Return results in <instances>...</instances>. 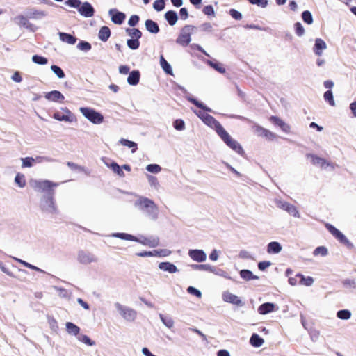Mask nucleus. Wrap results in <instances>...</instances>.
I'll return each mask as SVG.
<instances>
[{
	"instance_id": "1",
	"label": "nucleus",
	"mask_w": 356,
	"mask_h": 356,
	"mask_svg": "<svg viewBox=\"0 0 356 356\" xmlns=\"http://www.w3.org/2000/svg\"><path fill=\"white\" fill-rule=\"evenodd\" d=\"M58 183L49 180L31 179L30 186L38 193H44L39 200V208L45 215L56 216L59 213L58 207L55 200V191Z\"/></svg>"
},
{
	"instance_id": "2",
	"label": "nucleus",
	"mask_w": 356,
	"mask_h": 356,
	"mask_svg": "<svg viewBox=\"0 0 356 356\" xmlns=\"http://www.w3.org/2000/svg\"><path fill=\"white\" fill-rule=\"evenodd\" d=\"M197 115L202 120L204 123L216 131L220 138L229 147L239 154L243 152V148L240 144L230 136L220 123L213 116L204 113H201V112Z\"/></svg>"
},
{
	"instance_id": "3",
	"label": "nucleus",
	"mask_w": 356,
	"mask_h": 356,
	"mask_svg": "<svg viewBox=\"0 0 356 356\" xmlns=\"http://www.w3.org/2000/svg\"><path fill=\"white\" fill-rule=\"evenodd\" d=\"M134 207L143 212L149 220L155 221L159 216V208L154 202L147 197L140 196L135 202Z\"/></svg>"
},
{
	"instance_id": "4",
	"label": "nucleus",
	"mask_w": 356,
	"mask_h": 356,
	"mask_svg": "<svg viewBox=\"0 0 356 356\" xmlns=\"http://www.w3.org/2000/svg\"><path fill=\"white\" fill-rule=\"evenodd\" d=\"M109 236L113 238H118L122 240L138 242L139 243H141L146 246H149L150 248L157 247L159 244V238L156 236H151L148 238L142 237L141 238H138L136 236H134L131 234L120 232L113 233L111 235H109Z\"/></svg>"
},
{
	"instance_id": "5",
	"label": "nucleus",
	"mask_w": 356,
	"mask_h": 356,
	"mask_svg": "<svg viewBox=\"0 0 356 356\" xmlns=\"http://www.w3.org/2000/svg\"><path fill=\"white\" fill-rule=\"evenodd\" d=\"M65 4L74 8H78L81 15L91 17L95 14V9L89 2L81 3L80 0H67Z\"/></svg>"
},
{
	"instance_id": "6",
	"label": "nucleus",
	"mask_w": 356,
	"mask_h": 356,
	"mask_svg": "<svg viewBox=\"0 0 356 356\" xmlns=\"http://www.w3.org/2000/svg\"><path fill=\"white\" fill-rule=\"evenodd\" d=\"M81 114L90 122L95 124H100L104 122V116L102 113L90 107H81Z\"/></svg>"
},
{
	"instance_id": "7",
	"label": "nucleus",
	"mask_w": 356,
	"mask_h": 356,
	"mask_svg": "<svg viewBox=\"0 0 356 356\" xmlns=\"http://www.w3.org/2000/svg\"><path fill=\"white\" fill-rule=\"evenodd\" d=\"M114 306L119 314L127 321L132 322L137 317V312L134 309L124 306L120 302H115Z\"/></svg>"
},
{
	"instance_id": "8",
	"label": "nucleus",
	"mask_w": 356,
	"mask_h": 356,
	"mask_svg": "<svg viewBox=\"0 0 356 356\" xmlns=\"http://www.w3.org/2000/svg\"><path fill=\"white\" fill-rule=\"evenodd\" d=\"M195 26L193 25L184 26L180 32L178 38H177V43L184 47L187 46L191 41V34L195 30Z\"/></svg>"
},
{
	"instance_id": "9",
	"label": "nucleus",
	"mask_w": 356,
	"mask_h": 356,
	"mask_svg": "<svg viewBox=\"0 0 356 356\" xmlns=\"http://www.w3.org/2000/svg\"><path fill=\"white\" fill-rule=\"evenodd\" d=\"M77 261L81 264L88 265L91 263L97 262L98 259L95 254L90 252L79 250L77 253Z\"/></svg>"
},
{
	"instance_id": "10",
	"label": "nucleus",
	"mask_w": 356,
	"mask_h": 356,
	"mask_svg": "<svg viewBox=\"0 0 356 356\" xmlns=\"http://www.w3.org/2000/svg\"><path fill=\"white\" fill-rule=\"evenodd\" d=\"M62 110L65 113H62L60 111H56L54 113L53 118L55 120L67 122H72L75 120L74 114L67 108H63Z\"/></svg>"
},
{
	"instance_id": "11",
	"label": "nucleus",
	"mask_w": 356,
	"mask_h": 356,
	"mask_svg": "<svg viewBox=\"0 0 356 356\" xmlns=\"http://www.w3.org/2000/svg\"><path fill=\"white\" fill-rule=\"evenodd\" d=\"M306 158L308 162L318 167L326 168L330 165L325 159L312 154H307Z\"/></svg>"
},
{
	"instance_id": "12",
	"label": "nucleus",
	"mask_w": 356,
	"mask_h": 356,
	"mask_svg": "<svg viewBox=\"0 0 356 356\" xmlns=\"http://www.w3.org/2000/svg\"><path fill=\"white\" fill-rule=\"evenodd\" d=\"M188 256L195 261L201 263L207 259V254L202 250L193 249L189 250Z\"/></svg>"
},
{
	"instance_id": "13",
	"label": "nucleus",
	"mask_w": 356,
	"mask_h": 356,
	"mask_svg": "<svg viewBox=\"0 0 356 356\" xmlns=\"http://www.w3.org/2000/svg\"><path fill=\"white\" fill-rule=\"evenodd\" d=\"M326 227L329 232L341 243L348 245H350L349 241L347 239L345 235L342 234L339 229H337L336 227L331 225H327Z\"/></svg>"
},
{
	"instance_id": "14",
	"label": "nucleus",
	"mask_w": 356,
	"mask_h": 356,
	"mask_svg": "<svg viewBox=\"0 0 356 356\" xmlns=\"http://www.w3.org/2000/svg\"><path fill=\"white\" fill-rule=\"evenodd\" d=\"M25 14L27 17L32 19H41L47 15V12L44 10H38L35 8H29L26 10Z\"/></svg>"
},
{
	"instance_id": "15",
	"label": "nucleus",
	"mask_w": 356,
	"mask_h": 356,
	"mask_svg": "<svg viewBox=\"0 0 356 356\" xmlns=\"http://www.w3.org/2000/svg\"><path fill=\"white\" fill-rule=\"evenodd\" d=\"M108 13L111 16L112 22L118 25L122 24L126 17L124 13L120 12L116 9H110Z\"/></svg>"
},
{
	"instance_id": "16",
	"label": "nucleus",
	"mask_w": 356,
	"mask_h": 356,
	"mask_svg": "<svg viewBox=\"0 0 356 356\" xmlns=\"http://www.w3.org/2000/svg\"><path fill=\"white\" fill-rule=\"evenodd\" d=\"M44 97L48 100L54 102H63L65 97L58 90H53L45 93Z\"/></svg>"
},
{
	"instance_id": "17",
	"label": "nucleus",
	"mask_w": 356,
	"mask_h": 356,
	"mask_svg": "<svg viewBox=\"0 0 356 356\" xmlns=\"http://www.w3.org/2000/svg\"><path fill=\"white\" fill-rule=\"evenodd\" d=\"M270 121L274 125L280 127L283 132H284L286 134H289L290 132V131H291L290 126L287 123L284 122L282 120H281L277 117L273 116L270 118Z\"/></svg>"
},
{
	"instance_id": "18",
	"label": "nucleus",
	"mask_w": 356,
	"mask_h": 356,
	"mask_svg": "<svg viewBox=\"0 0 356 356\" xmlns=\"http://www.w3.org/2000/svg\"><path fill=\"white\" fill-rule=\"evenodd\" d=\"M327 48L326 42L321 38H316L313 48L314 52L316 55L321 56L323 51Z\"/></svg>"
},
{
	"instance_id": "19",
	"label": "nucleus",
	"mask_w": 356,
	"mask_h": 356,
	"mask_svg": "<svg viewBox=\"0 0 356 356\" xmlns=\"http://www.w3.org/2000/svg\"><path fill=\"white\" fill-rule=\"evenodd\" d=\"M277 307L271 302H266L261 305L258 308V312L261 315H265L277 310Z\"/></svg>"
},
{
	"instance_id": "20",
	"label": "nucleus",
	"mask_w": 356,
	"mask_h": 356,
	"mask_svg": "<svg viewBox=\"0 0 356 356\" xmlns=\"http://www.w3.org/2000/svg\"><path fill=\"white\" fill-rule=\"evenodd\" d=\"M222 299L225 302H229L237 306H242L243 305L241 300L238 296L229 292H225L222 294Z\"/></svg>"
},
{
	"instance_id": "21",
	"label": "nucleus",
	"mask_w": 356,
	"mask_h": 356,
	"mask_svg": "<svg viewBox=\"0 0 356 356\" xmlns=\"http://www.w3.org/2000/svg\"><path fill=\"white\" fill-rule=\"evenodd\" d=\"M159 268L163 271L168 272L170 273H175L178 271L177 266L168 261L161 262L159 264Z\"/></svg>"
},
{
	"instance_id": "22",
	"label": "nucleus",
	"mask_w": 356,
	"mask_h": 356,
	"mask_svg": "<svg viewBox=\"0 0 356 356\" xmlns=\"http://www.w3.org/2000/svg\"><path fill=\"white\" fill-rule=\"evenodd\" d=\"M140 74L138 70L131 71L127 78V83L131 86H136L140 81Z\"/></svg>"
},
{
	"instance_id": "23",
	"label": "nucleus",
	"mask_w": 356,
	"mask_h": 356,
	"mask_svg": "<svg viewBox=\"0 0 356 356\" xmlns=\"http://www.w3.org/2000/svg\"><path fill=\"white\" fill-rule=\"evenodd\" d=\"M145 26L146 29L151 33L156 34L159 32L158 24L152 19H147L145 22Z\"/></svg>"
},
{
	"instance_id": "24",
	"label": "nucleus",
	"mask_w": 356,
	"mask_h": 356,
	"mask_svg": "<svg viewBox=\"0 0 356 356\" xmlns=\"http://www.w3.org/2000/svg\"><path fill=\"white\" fill-rule=\"evenodd\" d=\"M111 36L110 29L106 26H102L99 31L98 38L102 42H106Z\"/></svg>"
},
{
	"instance_id": "25",
	"label": "nucleus",
	"mask_w": 356,
	"mask_h": 356,
	"mask_svg": "<svg viewBox=\"0 0 356 356\" xmlns=\"http://www.w3.org/2000/svg\"><path fill=\"white\" fill-rule=\"evenodd\" d=\"M58 35L60 40L67 44H74L76 42V38L71 34L60 32Z\"/></svg>"
},
{
	"instance_id": "26",
	"label": "nucleus",
	"mask_w": 356,
	"mask_h": 356,
	"mask_svg": "<svg viewBox=\"0 0 356 356\" xmlns=\"http://www.w3.org/2000/svg\"><path fill=\"white\" fill-rule=\"evenodd\" d=\"M282 250V245L276 241L270 242L267 247V251L270 254H277Z\"/></svg>"
},
{
	"instance_id": "27",
	"label": "nucleus",
	"mask_w": 356,
	"mask_h": 356,
	"mask_svg": "<svg viewBox=\"0 0 356 356\" xmlns=\"http://www.w3.org/2000/svg\"><path fill=\"white\" fill-rule=\"evenodd\" d=\"M165 18L170 26H173L176 24L178 19V16L175 11L168 10L165 14Z\"/></svg>"
},
{
	"instance_id": "28",
	"label": "nucleus",
	"mask_w": 356,
	"mask_h": 356,
	"mask_svg": "<svg viewBox=\"0 0 356 356\" xmlns=\"http://www.w3.org/2000/svg\"><path fill=\"white\" fill-rule=\"evenodd\" d=\"M264 343V340L257 334H253L250 339V343L255 348L261 347Z\"/></svg>"
},
{
	"instance_id": "29",
	"label": "nucleus",
	"mask_w": 356,
	"mask_h": 356,
	"mask_svg": "<svg viewBox=\"0 0 356 356\" xmlns=\"http://www.w3.org/2000/svg\"><path fill=\"white\" fill-rule=\"evenodd\" d=\"M14 181L16 185L20 188H23L26 185L25 175L22 173L17 172L15 177Z\"/></svg>"
},
{
	"instance_id": "30",
	"label": "nucleus",
	"mask_w": 356,
	"mask_h": 356,
	"mask_svg": "<svg viewBox=\"0 0 356 356\" xmlns=\"http://www.w3.org/2000/svg\"><path fill=\"white\" fill-rule=\"evenodd\" d=\"M159 318L161 319L163 324L167 327L168 328L170 329L173 327L174 326V320L172 318L168 315H163L162 314H159Z\"/></svg>"
},
{
	"instance_id": "31",
	"label": "nucleus",
	"mask_w": 356,
	"mask_h": 356,
	"mask_svg": "<svg viewBox=\"0 0 356 356\" xmlns=\"http://www.w3.org/2000/svg\"><path fill=\"white\" fill-rule=\"evenodd\" d=\"M296 277H300V284L305 286H311L314 284V278L311 276H304L301 274H298Z\"/></svg>"
},
{
	"instance_id": "32",
	"label": "nucleus",
	"mask_w": 356,
	"mask_h": 356,
	"mask_svg": "<svg viewBox=\"0 0 356 356\" xmlns=\"http://www.w3.org/2000/svg\"><path fill=\"white\" fill-rule=\"evenodd\" d=\"M191 268L195 270L200 271H214V266L209 264H192Z\"/></svg>"
},
{
	"instance_id": "33",
	"label": "nucleus",
	"mask_w": 356,
	"mask_h": 356,
	"mask_svg": "<svg viewBox=\"0 0 356 356\" xmlns=\"http://www.w3.org/2000/svg\"><path fill=\"white\" fill-rule=\"evenodd\" d=\"M160 65L163 69V70L168 74H172V69L171 65L168 63V62L164 58V57L161 55L160 56Z\"/></svg>"
},
{
	"instance_id": "34",
	"label": "nucleus",
	"mask_w": 356,
	"mask_h": 356,
	"mask_svg": "<svg viewBox=\"0 0 356 356\" xmlns=\"http://www.w3.org/2000/svg\"><path fill=\"white\" fill-rule=\"evenodd\" d=\"M65 326L67 332L70 334L76 336L80 332V328L73 323L67 322Z\"/></svg>"
},
{
	"instance_id": "35",
	"label": "nucleus",
	"mask_w": 356,
	"mask_h": 356,
	"mask_svg": "<svg viewBox=\"0 0 356 356\" xmlns=\"http://www.w3.org/2000/svg\"><path fill=\"white\" fill-rule=\"evenodd\" d=\"M119 143L123 146L127 147L129 148H131V152L134 153L137 149V143L134 141L129 140L127 139L121 138Z\"/></svg>"
},
{
	"instance_id": "36",
	"label": "nucleus",
	"mask_w": 356,
	"mask_h": 356,
	"mask_svg": "<svg viewBox=\"0 0 356 356\" xmlns=\"http://www.w3.org/2000/svg\"><path fill=\"white\" fill-rule=\"evenodd\" d=\"M126 33L134 39H140L142 37L141 31L136 28H127Z\"/></svg>"
},
{
	"instance_id": "37",
	"label": "nucleus",
	"mask_w": 356,
	"mask_h": 356,
	"mask_svg": "<svg viewBox=\"0 0 356 356\" xmlns=\"http://www.w3.org/2000/svg\"><path fill=\"white\" fill-rule=\"evenodd\" d=\"M106 165L120 177H124V173L122 169V167H120L117 163L111 162L110 164L106 163Z\"/></svg>"
},
{
	"instance_id": "38",
	"label": "nucleus",
	"mask_w": 356,
	"mask_h": 356,
	"mask_svg": "<svg viewBox=\"0 0 356 356\" xmlns=\"http://www.w3.org/2000/svg\"><path fill=\"white\" fill-rule=\"evenodd\" d=\"M283 209L288 211L291 216L298 218L300 216L299 212L297 209L291 204L284 203L282 205Z\"/></svg>"
},
{
	"instance_id": "39",
	"label": "nucleus",
	"mask_w": 356,
	"mask_h": 356,
	"mask_svg": "<svg viewBox=\"0 0 356 356\" xmlns=\"http://www.w3.org/2000/svg\"><path fill=\"white\" fill-rule=\"evenodd\" d=\"M14 260H15L16 261L19 262V264H22L24 266L28 268H30L31 270H36L38 272H40V273H44V271L43 270H42L41 268L35 266H33L21 259H19V258H17V257H13Z\"/></svg>"
},
{
	"instance_id": "40",
	"label": "nucleus",
	"mask_w": 356,
	"mask_h": 356,
	"mask_svg": "<svg viewBox=\"0 0 356 356\" xmlns=\"http://www.w3.org/2000/svg\"><path fill=\"white\" fill-rule=\"evenodd\" d=\"M29 18L27 17L26 14H25V15H20L14 18V22L17 24L25 27L28 24V22H29Z\"/></svg>"
},
{
	"instance_id": "41",
	"label": "nucleus",
	"mask_w": 356,
	"mask_h": 356,
	"mask_svg": "<svg viewBox=\"0 0 356 356\" xmlns=\"http://www.w3.org/2000/svg\"><path fill=\"white\" fill-rule=\"evenodd\" d=\"M172 252L168 249H159L153 250V257H168Z\"/></svg>"
},
{
	"instance_id": "42",
	"label": "nucleus",
	"mask_w": 356,
	"mask_h": 356,
	"mask_svg": "<svg viewBox=\"0 0 356 356\" xmlns=\"http://www.w3.org/2000/svg\"><path fill=\"white\" fill-rule=\"evenodd\" d=\"M323 97L324 99L331 106H335L336 103L331 90L326 91L323 95Z\"/></svg>"
},
{
	"instance_id": "43",
	"label": "nucleus",
	"mask_w": 356,
	"mask_h": 356,
	"mask_svg": "<svg viewBox=\"0 0 356 356\" xmlns=\"http://www.w3.org/2000/svg\"><path fill=\"white\" fill-rule=\"evenodd\" d=\"M147 178L151 187H152L155 190H158L159 188L160 184L158 181V179L156 177L147 175Z\"/></svg>"
},
{
	"instance_id": "44",
	"label": "nucleus",
	"mask_w": 356,
	"mask_h": 356,
	"mask_svg": "<svg viewBox=\"0 0 356 356\" xmlns=\"http://www.w3.org/2000/svg\"><path fill=\"white\" fill-rule=\"evenodd\" d=\"M207 63L218 72L222 74L225 72V69L220 63L213 60H207Z\"/></svg>"
},
{
	"instance_id": "45",
	"label": "nucleus",
	"mask_w": 356,
	"mask_h": 356,
	"mask_svg": "<svg viewBox=\"0 0 356 356\" xmlns=\"http://www.w3.org/2000/svg\"><path fill=\"white\" fill-rule=\"evenodd\" d=\"M337 316L340 319L348 320L349 318H350L352 314L350 311L348 309H343L337 312Z\"/></svg>"
},
{
	"instance_id": "46",
	"label": "nucleus",
	"mask_w": 356,
	"mask_h": 356,
	"mask_svg": "<svg viewBox=\"0 0 356 356\" xmlns=\"http://www.w3.org/2000/svg\"><path fill=\"white\" fill-rule=\"evenodd\" d=\"M187 99L190 102H191L192 104H193L194 105L197 106L198 108H202L203 110H204L206 111H211V110L209 108L207 107L202 102H200L196 99H195V98H193L192 97H188Z\"/></svg>"
},
{
	"instance_id": "47",
	"label": "nucleus",
	"mask_w": 356,
	"mask_h": 356,
	"mask_svg": "<svg viewBox=\"0 0 356 356\" xmlns=\"http://www.w3.org/2000/svg\"><path fill=\"white\" fill-rule=\"evenodd\" d=\"M51 70L59 79H63L65 76L63 70L58 65H52Z\"/></svg>"
},
{
	"instance_id": "48",
	"label": "nucleus",
	"mask_w": 356,
	"mask_h": 356,
	"mask_svg": "<svg viewBox=\"0 0 356 356\" xmlns=\"http://www.w3.org/2000/svg\"><path fill=\"white\" fill-rule=\"evenodd\" d=\"M22 162V168H31L34 165V160L33 157L21 158Z\"/></svg>"
},
{
	"instance_id": "49",
	"label": "nucleus",
	"mask_w": 356,
	"mask_h": 356,
	"mask_svg": "<svg viewBox=\"0 0 356 356\" xmlns=\"http://www.w3.org/2000/svg\"><path fill=\"white\" fill-rule=\"evenodd\" d=\"M127 44L129 49L135 50L138 49L140 46V42L138 39L131 38L127 40Z\"/></svg>"
},
{
	"instance_id": "50",
	"label": "nucleus",
	"mask_w": 356,
	"mask_h": 356,
	"mask_svg": "<svg viewBox=\"0 0 356 356\" xmlns=\"http://www.w3.org/2000/svg\"><path fill=\"white\" fill-rule=\"evenodd\" d=\"M32 61L38 65H46L48 63L47 58L39 55H33L32 56Z\"/></svg>"
},
{
	"instance_id": "51",
	"label": "nucleus",
	"mask_w": 356,
	"mask_h": 356,
	"mask_svg": "<svg viewBox=\"0 0 356 356\" xmlns=\"http://www.w3.org/2000/svg\"><path fill=\"white\" fill-rule=\"evenodd\" d=\"M302 20L307 24H312L313 23V17L311 12L305 10L302 14Z\"/></svg>"
},
{
	"instance_id": "52",
	"label": "nucleus",
	"mask_w": 356,
	"mask_h": 356,
	"mask_svg": "<svg viewBox=\"0 0 356 356\" xmlns=\"http://www.w3.org/2000/svg\"><path fill=\"white\" fill-rule=\"evenodd\" d=\"M78 340L81 342L86 343L89 346H92L95 345V342L92 341L87 335L82 334L78 337Z\"/></svg>"
},
{
	"instance_id": "53",
	"label": "nucleus",
	"mask_w": 356,
	"mask_h": 356,
	"mask_svg": "<svg viewBox=\"0 0 356 356\" xmlns=\"http://www.w3.org/2000/svg\"><path fill=\"white\" fill-rule=\"evenodd\" d=\"M33 160H34V164L35 163H43V162H48V163H51V162H54L55 161V160L51 157H49V156H36L35 158H33Z\"/></svg>"
},
{
	"instance_id": "54",
	"label": "nucleus",
	"mask_w": 356,
	"mask_h": 356,
	"mask_svg": "<svg viewBox=\"0 0 356 356\" xmlns=\"http://www.w3.org/2000/svg\"><path fill=\"white\" fill-rule=\"evenodd\" d=\"M146 170L151 173H159L161 171V167L158 164H149L146 166Z\"/></svg>"
},
{
	"instance_id": "55",
	"label": "nucleus",
	"mask_w": 356,
	"mask_h": 356,
	"mask_svg": "<svg viewBox=\"0 0 356 356\" xmlns=\"http://www.w3.org/2000/svg\"><path fill=\"white\" fill-rule=\"evenodd\" d=\"M327 249L323 246H320L316 248L314 251V256H322L325 257L327 254Z\"/></svg>"
},
{
	"instance_id": "56",
	"label": "nucleus",
	"mask_w": 356,
	"mask_h": 356,
	"mask_svg": "<svg viewBox=\"0 0 356 356\" xmlns=\"http://www.w3.org/2000/svg\"><path fill=\"white\" fill-rule=\"evenodd\" d=\"M294 29L298 36L301 37L305 34V29L300 22L294 24Z\"/></svg>"
},
{
	"instance_id": "57",
	"label": "nucleus",
	"mask_w": 356,
	"mask_h": 356,
	"mask_svg": "<svg viewBox=\"0 0 356 356\" xmlns=\"http://www.w3.org/2000/svg\"><path fill=\"white\" fill-rule=\"evenodd\" d=\"M77 48L79 50H81V51H88L91 49L92 47H91V44L89 42H88L86 41H81L77 44Z\"/></svg>"
},
{
	"instance_id": "58",
	"label": "nucleus",
	"mask_w": 356,
	"mask_h": 356,
	"mask_svg": "<svg viewBox=\"0 0 356 356\" xmlns=\"http://www.w3.org/2000/svg\"><path fill=\"white\" fill-rule=\"evenodd\" d=\"M173 127L177 131H183L185 129V122L181 119H177L173 122Z\"/></svg>"
},
{
	"instance_id": "59",
	"label": "nucleus",
	"mask_w": 356,
	"mask_h": 356,
	"mask_svg": "<svg viewBox=\"0 0 356 356\" xmlns=\"http://www.w3.org/2000/svg\"><path fill=\"white\" fill-rule=\"evenodd\" d=\"M153 8L156 11H161L165 8V1L164 0H156L153 3Z\"/></svg>"
},
{
	"instance_id": "60",
	"label": "nucleus",
	"mask_w": 356,
	"mask_h": 356,
	"mask_svg": "<svg viewBox=\"0 0 356 356\" xmlns=\"http://www.w3.org/2000/svg\"><path fill=\"white\" fill-rule=\"evenodd\" d=\"M187 292L191 295L195 296L197 298L202 297L201 291L193 286H188L187 288Z\"/></svg>"
},
{
	"instance_id": "61",
	"label": "nucleus",
	"mask_w": 356,
	"mask_h": 356,
	"mask_svg": "<svg viewBox=\"0 0 356 356\" xmlns=\"http://www.w3.org/2000/svg\"><path fill=\"white\" fill-rule=\"evenodd\" d=\"M229 15L236 20H240L242 19V14L235 9L229 10Z\"/></svg>"
},
{
	"instance_id": "62",
	"label": "nucleus",
	"mask_w": 356,
	"mask_h": 356,
	"mask_svg": "<svg viewBox=\"0 0 356 356\" xmlns=\"http://www.w3.org/2000/svg\"><path fill=\"white\" fill-rule=\"evenodd\" d=\"M249 1L261 8H266L268 5V0H249Z\"/></svg>"
},
{
	"instance_id": "63",
	"label": "nucleus",
	"mask_w": 356,
	"mask_h": 356,
	"mask_svg": "<svg viewBox=\"0 0 356 356\" xmlns=\"http://www.w3.org/2000/svg\"><path fill=\"white\" fill-rule=\"evenodd\" d=\"M139 19L140 18L138 15H131L128 21V24L130 26H134L138 23Z\"/></svg>"
},
{
	"instance_id": "64",
	"label": "nucleus",
	"mask_w": 356,
	"mask_h": 356,
	"mask_svg": "<svg viewBox=\"0 0 356 356\" xmlns=\"http://www.w3.org/2000/svg\"><path fill=\"white\" fill-rule=\"evenodd\" d=\"M203 13L208 16L213 15L214 10L213 6L211 5L204 6V8H203Z\"/></svg>"
}]
</instances>
